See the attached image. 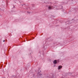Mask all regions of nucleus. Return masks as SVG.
I'll list each match as a JSON object with an SVG mask.
<instances>
[{
    "label": "nucleus",
    "mask_w": 78,
    "mask_h": 78,
    "mask_svg": "<svg viewBox=\"0 0 78 78\" xmlns=\"http://www.w3.org/2000/svg\"><path fill=\"white\" fill-rule=\"evenodd\" d=\"M48 9H53V7H52V6H50L48 8Z\"/></svg>",
    "instance_id": "1"
},
{
    "label": "nucleus",
    "mask_w": 78,
    "mask_h": 78,
    "mask_svg": "<svg viewBox=\"0 0 78 78\" xmlns=\"http://www.w3.org/2000/svg\"><path fill=\"white\" fill-rule=\"evenodd\" d=\"M54 64H56V60H55L54 61Z\"/></svg>",
    "instance_id": "2"
},
{
    "label": "nucleus",
    "mask_w": 78,
    "mask_h": 78,
    "mask_svg": "<svg viewBox=\"0 0 78 78\" xmlns=\"http://www.w3.org/2000/svg\"><path fill=\"white\" fill-rule=\"evenodd\" d=\"M61 68H62V66H58V69H60Z\"/></svg>",
    "instance_id": "3"
},
{
    "label": "nucleus",
    "mask_w": 78,
    "mask_h": 78,
    "mask_svg": "<svg viewBox=\"0 0 78 78\" xmlns=\"http://www.w3.org/2000/svg\"><path fill=\"white\" fill-rule=\"evenodd\" d=\"M5 41H3V42H5Z\"/></svg>",
    "instance_id": "4"
}]
</instances>
